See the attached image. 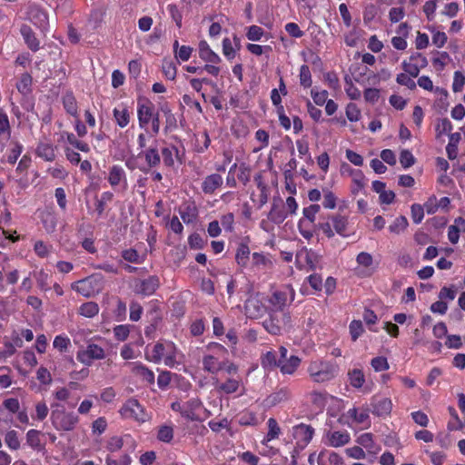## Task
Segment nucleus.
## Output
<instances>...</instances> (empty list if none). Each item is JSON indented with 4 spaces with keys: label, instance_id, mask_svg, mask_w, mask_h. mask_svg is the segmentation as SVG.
Instances as JSON below:
<instances>
[{
    "label": "nucleus",
    "instance_id": "1",
    "mask_svg": "<svg viewBox=\"0 0 465 465\" xmlns=\"http://www.w3.org/2000/svg\"><path fill=\"white\" fill-rule=\"evenodd\" d=\"M50 420L53 427L58 431H72L78 422L79 417L74 411H66L63 404L54 402L51 404Z\"/></svg>",
    "mask_w": 465,
    "mask_h": 465
},
{
    "label": "nucleus",
    "instance_id": "2",
    "mask_svg": "<svg viewBox=\"0 0 465 465\" xmlns=\"http://www.w3.org/2000/svg\"><path fill=\"white\" fill-rule=\"evenodd\" d=\"M337 371L335 364L326 361H313L307 370L312 381L317 383L332 380L337 375Z\"/></svg>",
    "mask_w": 465,
    "mask_h": 465
},
{
    "label": "nucleus",
    "instance_id": "3",
    "mask_svg": "<svg viewBox=\"0 0 465 465\" xmlns=\"http://www.w3.org/2000/svg\"><path fill=\"white\" fill-rule=\"evenodd\" d=\"M264 329L272 335H282L292 327V318L289 312H272L262 322Z\"/></svg>",
    "mask_w": 465,
    "mask_h": 465
},
{
    "label": "nucleus",
    "instance_id": "4",
    "mask_svg": "<svg viewBox=\"0 0 465 465\" xmlns=\"http://www.w3.org/2000/svg\"><path fill=\"white\" fill-rule=\"evenodd\" d=\"M294 296V290L290 285H287L281 290L273 292L269 299V302L273 308V312H283L284 307L293 302Z\"/></svg>",
    "mask_w": 465,
    "mask_h": 465
},
{
    "label": "nucleus",
    "instance_id": "5",
    "mask_svg": "<svg viewBox=\"0 0 465 465\" xmlns=\"http://www.w3.org/2000/svg\"><path fill=\"white\" fill-rule=\"evenodd\" d=\"M138 157H143L145 165L140 166L139 170L143 173H149L152 169L156 168L161 163V154L157 147V141L149 148L138 153Z\"/></svg>",
    "mask_w": 465,
    "mask_h": 465
},
{
    "label": "nucleus",
    "instance_id": "6",
    "mask_svg": "<svg viewBox=\"0 0 465 465\" xmlns=\"http://www.w3.org/2000/svg\"><path fill=\"white\" fill-rule=\"evenodd\" d=\"M428 65L427 58L420 53H416L410 57V61L404 60L401 64L404 74L415 78L419 75L421 68Z\"/></svg>",
    "mask_w": 465,
    "mask_h": 465
},
{
    "label": "nucleus",
    "instance_id": "7",
    "mask_svg": "<svg viewBox=\"0 0 465 465\" xmlns=\"http://www.w3.org/2000/svg\"><path fill=\"white\" fill-rule=\"evenodd\" d=\"M105 356L104 351L97 344L90 343L85 350L77 352L76 359L84 365L90 366L94 360H101Z\"/></svg>",
    "mask_w": 465,
    "mask_h": 465
},
{
    "label": "nucleus",
    "instance_id": "8",
    "mask_svg": "<svg viewBox=\"0 0 465 465\" xmlns=\"http://www.w3.org/2000/svg\"><path fill=\"white\" fill-rule=\"evenodd\" d=\"M121 413L126 418H133L137 421H145L146 414L144 413L143 406L136 399L131 398L124 404L121 409Z\"/></svg>",
    "mask_w": 465,
    "mask_h": 465
},
{
    "label": "nucleus",
    "instance_id": "9",
    "mask_svg": "<svg viewBox=\"0 0 465 465\" xmlns=\"http://www.w3.org/2000/svg\"><path fill=\"white\" fill-rule=\"evenodd\" d=\"M371 412L378 417H387L392 410L391 399L374 395L371 400Z\"/></svg>",
    "mask_w": 465,
    "mask_h": 465
},
{
    "label": "nucleus",
    "instance_id": "10",
    "mask_svg": "<svg viewBox=\"0 0 465 465\" xmlns=\"http://www.w3.org/2000/svg\"><path fill=\"white\" fill-rule=\"evenodd\" d=\"M314 434V429L311 425L300 423L292 428V436L297 440V444L303 448L312 440Z\"/></svg>",
    "mask_w": 465,
    "mask_h": 465
},
{
    "label": "nucleus",
    "instance_id": "11",
    "mask_svg": "<svg viewBox=\"0 0 465 465\" xmlns=\"http://www.w3.org/2000/svg\"><path fill=\"white\" fill-rule=\"evenodd\" d=\"M325 443L328 446L333 447V448H339L342 447L350 442L351 437L350 434L346 431H340V430H328L325 433Z\"/></svg>",
    "mask_w": 465,
    "mask_h": 465
},
{
    "label": "nucleus",
    "instance_id": "12",
    "mask_svg": "<svg viewBox=\"0 0 465 465\" xmlns=\"http://www.w3.org/2000/svg\"><path fill=\"white\" fill-rule=\"evenodd\" d=\"M242 379L239 375L230 377L224 382H220L217 379L213 381L215 390L220 393L232 394L236 392L241 384Z\"/></svg>",
    "mask_w": 465,
    "mask_h": 465
},
{
    "label": "nucleus",
    "instance_id": "13",
    "mask_svg": "<svg viewBox=\"0 0 465 465\" xmlns=\"http://www.w3.org/2000/svg\"><path fill=\"white\" fill-rule=\"evenodd\" d=\"M160 282L157 276H150L147 279L142 280L135 285V292L149 296L152 295L159 287Z\"/></svg>",
    "mask_w": 465,
    "mask_h": 465
},
{
    "label": "nucleus",
    "instance_id": "14",
    "mask_svg": "<svg viewBox=\"0 0 465 465\" xmlns=\"http://www.w3.org/2000/svg\"><path fill=\"white\" fill-rule=\"evenodd\" d=\"M223 183V179L219 173L207 175L202 183V190L205 194H213Z\"/></svg>",
    "mask_w": 465,
    "mask_h": 465
},
{
    "label": "nucleus",
    "instance_id": "15",
    "mask_svg": "<svg viewBox=\"0 0 465 465\" xmlns=\"http://www.w3.org/2000/svg\"><path fill=\"white\" fill-rule=\"evenodd\" d=\"M286 218L287 213L284 211L282 201L281 199H274L268 214V219L276 224H281Z\"/></svg>",
    "mask_w": 465,
    "mask_h": 465
},
{
    "label": "nucleus",
    "instance_id": "16",
    "mask_svg": "<svg viewBox=\"0 0 465 465\" xmlns=\"http://www.w3.org/2000/svg\"><path fill=\"white\" fill-rule=\"evenodd\" d=\"M20 33L25 45L32 52H37L40 49V41L29 25H23L20 28Z\"/></svg>",
    "mask_w": 465,
    "mask_h": 465
},
{
    "label": "nucleus",
    "instance_id": "17",
    "mask_svg": "<svg viewBox=\"0 0 465 465\" xmlns=\"http://www.w3.org/2000/svg\"><path fill=\"white\" fill-rule=\"evenodd\" d=\"M225 367V361H219L213 355L203 358V369L212 374H216Z\"/></svg>",
    "mask_w": 465,
    "mask_h": 465
},
{
    "label": "nucleus",
    "instance_id": "18",
    "mask_svg": "<svg viewBox=\"0 0 465 465\" xmlns=\"http://www.w3.org/2000/svg\"><path fill=\"white\" fill-rule=\"evenodd\" d=\"M202 406V401L198 398H193L183 405L182 416L190 420H196L198 419L195 411Z\"/></svg>",
    "mask_w": 465,
    "mask_h": 465
},
{
    "label": "nucleus",
    "instance_id": "19",
    "mask_svg": "<svg viewBox=\"0 0 465 465\" xmlns=\"http://www.w3.org/2000/svg\"><path fill=\"white\" fill-rule=\"evenodd\" d=\"M199 56L203 61L211 64H219L221 62L220 56L210 48L206 41L199 43Z\"/></svg>",
    "mask_w": 465,
    "mask_h": 465
},
{
    "label": "nucleus",
    "instance_id": "20",
    "mask_svg": "<svg viewBox=\"0 0 465 465\" xmlns=\"http://www.w3.org/2000/svg\"><path fill=\"white\" fill-rule=\"evenodd\" d=\"M179 214L185 223H193L198 215L197 208L194 203H183L179 207Z\"/></svg>",
    "mask_w": 465,
    "mask_h": 465
},
{
    "label": "nucleus",
    "instance_id": "21",
    "mask_svg": "<svg viewBox=\"0 0 465 465\" xmlns=\"http://www.w3.org/2000/svg\"><path fill=\"white\" fill-rule=\"evenodd\" d=\"M301 363V359L298 356L292 355L286 360L280 361L279 368L282 374H293Z\"/></svg>",
    "mask_w": 465,
    "mask_h": 465
},
{
    "label": "nucleus",
    "instance_id": "22",
    "mask_svg": "<svg viewBox=\"0 0 465 465\" xmlns=\"http://www.w3.org/2000/svg\"><path fill=\"white\" fill-rule=\"evenodd\" d=\"M137 115L139 124L143 128L151 121L153 115V106L150 103L138 104Z\"/></svg>",
    "mask_w": 465,
    "mask_h": 465
},
{
    "label": "nucleus",
    "instance_id": "23",
    "mask_svg": "<svg viewBox=\"0 0 465 465\" xmlns=\"http://www.w3.org/2000/svg\"><path fill=\"white\" fill-rule=\"evenodd\" d=\"M291 392L287 388H281L277 391L270 394L266 398V402L270 406H275L281 402L286 401L290 399Z\"/></svg>",
    "mask_w": 465,
    "mask_h": 465
},
{
    "label": "nucleus",
    "instance_id": "24",
    "mask_svg": "<svg viewBox=\"0 0 465 465\" xmlns=\"http://www.w3.org/2000/svg\"><path fill=\"white\" fill-rule=\"evenodd\" d=\"M36 154L47 162H52L55 158V153L53 145L44 142L39 143L37 145Z\"/></svg>",
    "mask_w": 465,
    "mask_h": 465
},
{
    "label": "nucleus",
    "instance_id": "25",
    "mask_svg": "<svg viewBox=\"0 0 465 465\" xmlns=\"http://www.w3.org/2000/svg\"><path fill=\"white\" fill-rule=\"evenodd\" d=\"M329 219L331 221L334 232L341 236H346L348 219L341 214L331 215Z\"/></svg>",
    "mask_w": 465,
    "mask_h": 465
},
{
    "label": "nucleus",
    "instance_id": "26",
    "mask_svg": "<svg viewBox=\"0 0 465 465\" xmlns=\"http://www.w3.org/2000/svg\"><path fill=\"white\" fill-rule=\"evenodd\" d=\"M114 117L115 119L116 124L121 128H124L125 126H127L130 122V114L126 107L114 108Z\"/></svg>",
    "mask_w": 465,
    "mask_h": 465
},
{
    "label": "nucleus",
    "instance_id": "27",
    "mask_svg": "<svg viewBox=\"0 0 465 465\" xmlns=\"http://www.w3.org/2000/svg\"><path fill=\"white\" fill-rule=\"evenodd\" d=\"M123 179H125V173L119 165H114L109 172L108 182L112 186L118 185Z\"/></svg>",
    "mask_w": 465,
    "mask_h": 465
},
{
    "label": "nucleus",
    "instance_id": "28",
    "mask_svg": "<svg viewBox=\"0 0 465 465\" xmlns=\"http://www.w3.org/2000/svg\"><path fill=\"white\" fill-rule=\"evenodd\" d=\"M178 153L175 146H166L161 149L160 154L165 166L172 167L174 164L173 155Z\"/></svg>",
    "mask_w": 465,
    "mask_h": 465
},
{
    "label": "nucleus",
    "instance_id": "29",
    "mask_svg": "<svg viewBox=\"0 0 465 465\" xmlns=\"http://www.w3.org/2000/svg\"><path fill=\"white\" fill-rule=\"evenodd\" d=\"M63 104L65 111L71 115L77 114V103L72 93H66L63 96Z\"/></svg>",
    "mask_w": 465,
    "mask_h": 465
},
{
    "label": "nucleus",
    "instance_id": "30",
    "mask_svg": "<svg viewBox=\"0 0 465 465\" xmlns=\"http://www.w3.org/2000/svg\"><path fill=\"white\" fill-rule=\"evenodd\" d=\"M262 366L265 369H272L279 367L280 361L277 359V355L275 351H267L262 357Z\"/></svg>",
    "mask_w": 465,
    "mask_h": 465
},
{
    "label": "nucleus",
    "instance_id": "31",
    "mask_svg": "<svg viewBox=\"0 0 465 465\" xmlns=\"http://www.w3.org/2000/svg\"><path fill=\"white\" fill-rule=\"evenodd\" d=\"M408 220L405 216L401 215L397 217L393 223L389 226V231L394 234H400L408 227Z\"/></svg>",
    "mask_w": 465,
    "mask_h": 465
},
{
    "label": "nucleus",
    "instance_id": "32",
    "mask_svg": "<svg viewBox=\"0 0 465 465\" xmlns=\"http://www.w3.org/2000/svg\"><path fill=\"white\" fill-rule=\"evenodd\" d=\"M99 312V306L94 302H88L82 304L79 308V313L84 317L92 318Z\"/></svg>",
    "mask_w": 465,
    "mask_h": 465
},
{
    "label": "nucleus",
    "instance_id": "33",
    "mask_svg": "<svg viewBox=\"0 0 465 465\" xmlns=\"http://www.w3.org/2000/svg\"><path fill=\"white\" fill-rule=\"evenodd\" d=\"M348 375H349L350 383L352 387L357 388V389L362 387V385L365 381V378H364V374L361 370L354 369L351 371H349Z\"/></svg>",
    "mask_w": 465,
    "mask_h": 465
},
{
    "label": "nucleus",
    "instance_id": "34",
    "mask_svg": "<svg viewBox=\"0 0 465 465\" xmlns=\"http://www.w3.org/2000/svg\"><path fill=\"white\" fill-rule=\"evenodd\" d=\"M250 256V249L247 244L241 243L235 255L236 262L241 266H246Z\"/></svg>",
    "mask_w": 465,
    "mask_h": 465
},
{
    "label": "nucleus",
    "instance_id": "35",
    "mask_svg": "<svg viewBox=\"0 0 465 465\" xmlns=\"http://www.w3.org/2000/svg\"><path fill=\"white\" fill-rule=\"evenodd\" d=\"M351 174L353 183V186L351 187V193L357 194L365 186V178L362 172L360 170L354 171Z\"/></svg>",
    "mask_w": 465,
    "mask_h": 465
},
{
    "label": "nucleus",
    "instance_id": "36",
    "mask_svg": "<svg viewBox=\"0 0 465 465\" xmlns=\"http://www.w3.org/2000/svg\"><path fill=\"white\" fill-rule=\"evenodd\" d=\"M357 442L371 452H375L377 450L371 433L367 432L360 435Z\"/></svg>",
    "mask_w": 465,
    "mask_h": 465
},
{
    "label": "nucleus",
    "instance_id": "37",
    "mask_svg": "<svg viewBox=\"0 0 465 465\" xmlns=\"http://www.w3.org/2000/svg\"><path fill=\"white\" fill-rule=\"evenodd\" d=\"M72 288L85 297H89L91 295V282L88 278L73 283Z\"/></svg>",
    "mask_w": 465,
    "mask_h": 465
},
{
    "label": "nucleus",
    "instance_id": "38",
    "mask_svg": "<svg viewBox=\"0 0 465 465\" xmlns=\"http://www.w3.org/2000/svg\"><path fill=\"white\" fill-rule=\"evenodd\" d=\"M238 422L242 426H256L258 425V419L253 412L245 411L238 416Z\"/></svg>",
    "mask_w": 465,
    "mask_h": 465
},
{
    "label": "nucleus",
    "instance_id": "39",
    "mask_svg": "<svg viewBox=\"0 0 465 465\" xmlns=\"http://www.w3.org/2000/svg\"><path fill=\"white\" fill-rule=\"evenodd\" d=\"M268 424V432L266 435V440L270 441L273 439L279 437L281 433V429L278 425L277 420L274 418H270L267 421Z\"/></svg>",
    "mask_w": 465,
    "mask_h": 465
},
{
    "label": "nucleus",
    "instance_id": "40",
    "mask_svg": "<svg viewBox=\"0 0 465 465\" xmlns=\"http://www.w3.org/2000/svg\"><path fill=\"white\" fill-rule=\"evenodd\" d=\"M300 84L304 88H308L312 86V74L310 68L307 64H302L300 68Z\"/></svg>",
    "mask_w": 465,
    "mask_h": 465
},
{
    "label": "nucleus",
    "instance_id": "41",
    "mask_svg": "<svg viewBox=\"0 0 465 465\" xmlns=\"http://www.w3.org/2000/svg\"><path fill=\"white\" fill-rule=\"evenodd\" d=\"M5 442L11 450H16L20 448L18 433L15 430H9L5 436Z\"/></svg>",
    "mask_w": 465,
    "mask_h": 465
},
{
    "label": "nucleus",
    "instance_id": "42",
    "mask_svg": "<svg viewBox=\"0 0 465 465\" xmlns=\"http://www.w3.org/2000/svg\"><path fill=\"white\" fill-rule=\"evenodd\" d=\"M42 223L45 230L48 233H52L55 231L57 221L53 213H46L42 217Z\"/></svg>",
    "mask_w": 465,
    "mask_h": 465
},
{
    "label": "nucleus",
    "instance_id": "43",
    "mask_svg": "<svg viewBox=\"0 0 465 465\" xmlns=\"http://www.w3.org/2000/svg\"><path fill=\"white\" fill-rule=\"evenodd\" d=\"M310 400L316 407L322 408L326 404L327 393L313 391L310 393Z\"/></svg>",
    "mask_w": 465,
    "mask_h": 465
},
{
    "label": "nucleus",
    "instance_id": "44",
    "mask_svg": "<svg viewBox=\"0 0 465 465\" xmlns=\"http://www.w3.org/2000/svg\"><path fill=\"white\" fill-rule=\"evenodd\" d=\"M163 73L164 76L169 80H174L176 76V65L169 60H163Z\"/></svg>",
    "mask_w": 465,
    "mask_h": 465
},
{
    "label": "nucleus",
    "instance_id": "45",
    "mask_svg": "<svg viewBox=\"0 0 465 465\" xmlns=\"http://www.w3.org/2000/svg\"><path fill=\"white\" fill-rule=\"evenodd\" d=\"M435 130L438 137L444 134H450L452 130V124L448 118H442L438 122Z\"/></svg>",
    "mask_w": 465,
    "mask_h": 465
},
{
    "label": "nucleus",
    "instance_id": "46",
    "mask_svg": "<svg viewBox=\"0 0 465 465\" xmlns=\"http://www.w3.org/2000/svg\"><path fill=\"white\" fill-rule=\"evenodd\" d=\"M400 163L405 169L410 168L415 163V158L409 150H402L400 154Z\"/></svg>",
    "mask_w": 465,
    "mask_h": 465
},
{
    "label": "nucleus",
    "instance_id": "47",
    "mask_svg": "<svg viewBox=\"0 0 465 465\" xmlns=\"http://www.w3.org/2000/svg\"><path fill=\"white\" fill-rule=\"evenodd\" d=\"M32 84V77L28 74L22 75L19 82L16 84L17 90L22 94H27L30 91Z\"/></svg>",
    "mask_w": 465,
    "mask_h": 465
},
{
    "label": "nucleus",
    "instance_id": "48",
    "mask_svg": "<svg viewBox=\"0 0 465 465\" xmlns=\"http://www.w3.org/2000/svg\"><path fill=\"white\" fill-rule=\"evenodd\" d=\"M411 213L413 223H420L424 217V208L419 203H413L411 207Z\"/></svg>",
    "mask_w": 465,
    "mask_h": 465
},
{
    "label": "nucleus",
    "instance_id": "49",
    "mask_svg": "<svg viewBox=\"0 0 465 465\" xmlns=\"http://www.w3.org/2000/svg\"><path fill=\"white\" fill-rule=\"evenodd\" d=\"M135 371L137 374L141 375L143 378V380L146 381L147 382H149V383L154 382V374L147 367H145L142 364H137L135 366Z\"/></svg>",
    "mask_w": 465,
    "mask_h": 465
},
{
    "label": "nucleus",
    "instance_id": "50",
    "mask_svg": "<svg viewBox=\"0 0 465 465\" xmlns=\"http://www.w3.org/2000/svg\"><path fill=\"white\" fill-rule=\"evenodd\" d=\"M413 77L408 75L407 74L401 73L397 74L396 82L401 84L408 87L410 90L416 89V83L412 79Z\"/></svg>",
    "mask_w": 465,
    "mask_h": 465
},
{
    "label": "nucleus",
    "instance_id": "51",
    "mask_svg": "<svg viewBox=\"0 0 465 465\" xmlns=\"http://www.w3.org/2000/svg\"><path fill=\"white\" fill-rule=\"evenodd\" d=\"M157 438L163 442H170L173 438V430L170 426H162L158 430Z\"/></svg>",
    "mask_w": 465,
    "mask_h": 465
},
{
    "label": "nucleus",
    "instance_id": "52",
    "mask_svg": "<svg viewBox=\"0 0 465 465\" xmlns=\"http://www.w3.org/2000/svg\"><path fill=\"white\" fill-rule=\"evenodd\" d=\"M67 141L70 144L82 152L87 153L90 151L89 145L86 143L78 140L74 134H69L67 135Z\"/></svg>",
    "mask_w": 465,
    "mask_h": 465
},
{
    "label": "nucleus",
    "instance_id": "53",
    "mask_svg": "<svg viewBox=\"0 0 465 465\" xmlns=\"http://www.w3.org/2000/svg\"><path fill=\"white\" fill-rule=\"evenodd\" d=\"M6 134L10 136L11 128L8 116L4 109L0 108V134Z\"/></svg>",
    "mask_w": 465,
    "mask_h": 465
},
{
    "label": "nucleus",
    "instance_id": "54",
    "mask_svg": "<svg viewBox=\"0 0 465 465\" xmlns=\"http://www.w3.org/2000/svg\"><path fill=\"white\" fill-rule=\"evenodd\" d=\"M363 332V325L361 321H352L350 323V333L352 341H356Z\"/></svg>",
    "mask_w": 465,
    "mask_h": 465
},
{
    "label": "nucleus",
    "instance_id": "55",
    "mask_svg": "<svg viewBox=\"0 0 465 465\" xmlns=\"http://www.w3.org/2000/svg\"><path fill=\"white\" fill-rule=\"evenodd\" d=\"M122 257L129 262L133 263H141L140 255L138 252L134 249H126L122 252Z\"/></svg>",
    "mask_w": 465,
    "mask_h": 465
},
{
    "label": "nucleus",
    "instance_id": "56",
    "mask_svg": "<svg viewBox=\"0 0 465 465\" xmlns=\"http://www.w3.org/2000/svg\"><path fill=\"white\" fill-rule=\"evenodd\" d=\"M167 10H168L171 17L173 18V20L175 22L177 27L181 28L183 15L181 14L180 10L178 9L177 5L174 4H170L167 5Z\"/></svg>",
    "mask_w": 465,
    "mask_h": 465
},
{
    "label": "nucleus",
    "instance_id": "57",
    "mask_svg": "<svg viewBox=\"0 0 465 465\" xmlns=\"http://www.w3.org/2000/svg\"><path fill=\"white\" fill-rule=\"evenodd\" d=\"M465 84V75L460 72L456 71L453 76V84L452 90L455 93L460 92Z\"/></svg>",
    "mask_w": 465,
    "mask_h": 465
},
{
    "label": "nucleus",
    "instance_id": "58",
    "mask_svg": "<svg viewBox=\"0 0 465 465\" xmlns=\"http://www.w3.org/2000/svg\"><path fill=\"white\" fill-rule=\"evenodd\" d=\"M346 116L351 122H357L361 117V111L353 103H350L346 106Z\"/></svg>",
    "mask_w": 465,
    "mask_h": 465
},
{
    "label": "nucleus",
    "instance_id": "59",
    "mask_svg": "<svg viewBox=\"0 0 465 465\" xmlns=\"http://www.w3.org/2000/svg\"><path fill=\"white\" fill-rule=\"evenodd\" d=\"M321 207L319 204H312L308 207L303 208L302 213L304 218H306L311 223H314L316 219V214L319 213Z\"/></svg>",
    "mask_w": 465,
    "mask_h": 465
},
{
    "label": "nucleus",
    "instance_id": "60",
    "mask_svg": "<svg viewBox=\"0 0 465 465\" xmlns=\"http://www.w3.org/2000/svg\"><path fill=\"white\" fill-rule=\"evenodd\" d=\"M49 409L45 401L37 402L35 405V416L34 419L44 420L48 415Z\"/></svg>",
    "mask_w": 465,
    "mask_h": 465
},
{
    "label": "nucleus",
    "instance_id": "61",
    "mask_svg": "<svg viewBox=\"0 0 465 465\" xmlns=\"http://www.w3.org/2000/svg\"><path fill=\"white\" fill-rule=\"evenodd\" d=\"M311 95L317 105H323L328 100V92L326 90H322L321 92L315 90L314 88L311 91Z\"/></svg>",
    "mask_w": 465,
    "mask_h": 465
},
{
    "label": "nucleus",
    "instance_id": "62",
    "mask_svg": "<svg viewBox=\"0 0 465 465\" xmlns=\"http://www.w3.org/2000/svg\"><path fill=\"white\" fill-rule=\"evenodd\" d=\"M371 367L376 371H382L389 369V363L385 357H375L371 361Z\"/></svg>",
    "mask_w": 465,
    "mask_h": 465
},
{
    "label": "nucleus",
    "instance_id": "63",
    "mask_svg": "<svg viewBox=\"0 0 465 465\" xmlns=\"http://www.w3.org/2000/svg\"><path fill=\"white\" fill-rule=\"evenodd\" d=\"M263 35V29L258 25H251L246 34L250 41H259Z\"/></svg>",
    "mask_w": 465,
    "mask_h": 465
},
{
    "label": "nucleus",
    "instance_id": "64",
    "mask_svg": "<svg viewBox=\"0 0 465 465\" xmlns=\"http://www.w3.org/2000/svg\"><path fill=\"white\" fill-rule=\"evenodd\" d=\"M3 408L8 411L11 414L19 411V401L15 398H9L3 401Z\"/></svg>",
    "mask_w": 465,
    "mask_h": 465
}]
</instances>
